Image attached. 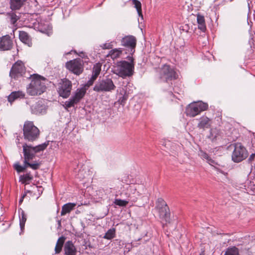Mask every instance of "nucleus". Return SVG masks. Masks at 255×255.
<instances>
[{"instance_id": "obj_44", "label": "nucleus", "mask_w": 255, "mask_h": 255, "mask_svg": "<svg viewBox=\"0 0 255 255\" xmlns=\"http://www.w3.org/2000/svg\"><path fill=\"white\" fill-rule=\"evenodd\" d=\"M23 197H21V198L19 200V204H21L23 201Z\"/></svg>"}, {"instance_id": "obj_19", "label": "nucleus", "mask_w": 255, "mask_h": 255, "mask_svg": "<svg viewBox=\"0 0 255 255\" xmlns=\"http://www.w3.org/2000/svg\"><path fill=\"white\" fill-rule=\"evenodd\" d=\"M211 120L207 117H202L199 119L197 127L200 129L210 128L211 127Z\"/></svg>"}, {"instance_id": "obj_20", "label": "nucleus", "mask_w": 255, "mask_h": 255, "mask_svg": "<svg viewBox=\"0 0 255 255\" xmlns=\"http://www.w3.org/2000/svg\"><path fill=\"white\" fill-rule=\"evenodd\" d=\"M19 38L22 42L27 45L28 46L30 47L32 45L31 39L27 32L23 31H19Z\"/></svg>"}, {"instance_id": "obj_36", "label": "nucleus", "mask_w": 255, "mask_h": 255, "mask_svg": "<svg viewBox=\"0 0 255 255\" xmlns=\"http://www.w3.org/2000/svg\"><path fill=\"white\" fill-rule=\"evenodd\" d=\"M218 134V130L216 129H211L210 130V134L209 137L212 140H214Z\"/></svg>"}, {"instance_id": "obj_33", "label": "nucleus", "mask_w": 255, "mask_h": 255, "mask_svg": "<svg viewBox=\"0 0 255 255\" xmlns=\"http://www.w3.org/2000/svg\"><path fill=\"white\" fill-rule=\"evenodd\" d=\"M102 65L100 63H96L94 65L92 74L95 76H99L101 71Z\"/></svg>"}, {"instance_id": "obj_23", "label": "nucleus", "mask_w": 255, "mask_h": 255, "mask_svg": "<svg viewBox=\"0 0 255 255\" xmlns=\"http://www.w3.org/2000/svg\"><path fill=\"white\" fill-rule=\"evenodd\" d=\"M197 20L198 24V28L203 32H204L206 29L204 17L203 15L198 14L197 15Z\"/></svg>"}, {"instance_id": "obj_8", "label": "nucleus", "mask_w": 255, "mask_h": 255, "mask_svg": "<svg viewBox=\"0 0 255 255\" xmlns=\"http://www.w3.org/2000/svg\"><path fill=\"white\" fill-rule=\"evenodd\" d=\"M208 108L207 103L202 102H195L189 105L186 109V114L190 117H194Z\"/></svg>"}, {"instance_id": "obj_26", "label": "nucleus", "mask_w": 255, "mask_h": 255, "mask_svg": "<svg viewBox=\"0 0 255 255\" xmlns=\"http://www.w3.org/2000/svg\"><path fill=\"white\" fill-rule=\"evenodd\" d=\"M122 53L121 48H115L111 50L107 56H110L113 59H116L120 56Z\"/></svg>"}, {"instance_id": "obj_3", "label": "nucleus", "mask_w": 255, "mask_h": 255, "mask_svg": "<svg viewBox=\"0 0 255 255\" xmlns=\"http://www.w3.org/2000/svg\"><path fill=\"white\" fill-rule=\"evenodd\" d=\"M44 80V78L42 80H41V76L37 75H34L27 87V93L30 96L41 95L46 89Z\"/></svg>"}, {"instance_id": "obj_45", "label": "nucleus", "mask_w": 255, "mask_h": 255, "mask_svg": "<svg viewBox=\"0 0 255 255\" xmlns=\"http://www.w3.org/2000/svg\"><path fill=\"white\" fill-rule=\"evenodd\" d=\"M58 226H59V227H61V221H60V220H58Z\"/></svg>"}, {"instance_id": "obj_47", "label": "nucleus", "mask_w": 255, "mask_h": 255, "mask_svg": "<svg viewBox=\"0 0 255 255\" xmlns=\"http://www.w3.org/2000/svg\"><path fill=\"white\" fill-rule=\"evenodd\" d=\"M41 32H43V33H45V32H46L44 30H41Z\"/></svg>"}, {"instance_id": "obj_30", "label": "nucleus", "mask_w": 255, "mask_h": 255, "mask_svg": "<svg viewBox=\"0 0 255 255\" xmlns=\"http://www.w3.org/2000/svg\"><path fill=\"white\" fill-rule=\"evenodd\" d=\"M132 3L134 5V7L137 10L138 15L143 18V15L142 14L141 4L140 2L137 0H132Z\"/></svg>"}, {"instance_id": "obj_1", "label": "nucleus", "mask_w": 255, "mask_h": 255, "mask_svg": "<svg viewBox=\"0 0 255 255\" xmlns=\"http://www.w3.org/2000/svg\"><path fill=\"white\" fill-rule=\"evenodd\" d=\"M48 145V142H44L35 146L26 143L23 144V159L24 162L29 166V168L33 170H37L39 168L41 165L40 162L34 161L33 162H30V161L35 157L36 153L43 151L46 148Z\"/></svg>"}, {"instance_id": "obj_41", "label": "nucleus", "mask_w": 255, "mask_h": 255, "mask_svg": "<svg viewBox=\"0 0 255 255\" xmlns=\"http://www.w3.org/2000/svg\"><path fill=\"white\" fill-rule=\"evenodd\" d=\"M93 83H94V82H93L92 80H91V79H90V80L87 82V84H86V85L87 87H90V86H91V85H93Z\"/></svg>"}, {"instance_id": "obj_22", "label": "nucleus", "mask_w": 255, "mask_h": 255, "mask_svg": "<svg viewBox=\"0 0 255 255\" xmlns=\"http://www.w3.org/2000/svg\"><path fill=\"white\" fill-rule=\"evenodd\" d=\"M24 96V93L22 91L13 92L8 96V101L11 103L18 98H23Z\"/></svg>"}, {"instance_id": "obj_14", "label": "nucleus", "mask_w": 255, "mask_h": 255, "mask_svg": "<svg viewBox=\"0 0 255 255\" xmlns=\"http://www.w3.org/2000/svg\"><path fill=\"white\" fill-rule=\"evenodd\" d=\"M85 94L86 90L85 89H78L76 91L74 95L71 97L68 101L65 102V107L67 108L74 107L75 105L78 104L84 97Z\"/></svg>"}, {"instance_id": "obj_18", "label": "nucleus", "mask_w": 255, "mask_h": 255, "mask_svg": "<svg viewBox=\"0 0 255 255\" xmlns=\"http://www.w3.org/2000/svg\"><path fill=\"white\" fill-rule=\"evenodd\" d=\"M31 110L32 113L36 115L43 114L46 112L45 106L39 102L32 105L31 106Z\"/></svg>"}, {"instance_id": "obj_39", "label": "nucleus", "mask_w": 255, "mask_h": 255, "mask_svg": "<svg viewBox=\"0 0 255 255\" xmlns=\"http://www.w3.org/2000/svg\"><path fill=\"white\" fill-rule=\"evenodd\" d=\"M127 100L126 96H124L122 98L119 99V102L121 105H124L125 103V101Z\"/></svg>"}, {"instance_id": "obj_5", "label": "nucleus", "mask_w": 255, "mask_h": 255, "mask_svg": "<svg viewBox=\"0 0 255 255\" xmlns=\"http://www.w3.org/2000/svg\"><path fill=\"white\" fill-rule=\"evenodd\" d=\"M155 209L157 211L159 217L162 222L165 223L170 221V213L169 207L165 201L162 198H158L156 202Z\"/></svg>"}, {"instance_id": "obj_9", "label": "nucleus", "mask_w": 255, "mask_h": 255, "mask_svg": "<svg viewBox=\"0 0 255 255\" xmlns=\"http://www.w3.org/2000/svg\"><path fill=\"white\" fill-rule=\"evenodd\" d=\"M72 87V83L69 80L66 78L61 79L57 85L58 94L63 98H68L70 95Z\"/></svg>"}, {"instance_id": "obj_25", "label": "nucleus", "mask_w": 255, "mask_h": 255, "mask_svg": "<svg viewBox=\"0 0 255 255\" xmlns=\"http://www.w3.org/2000/svg\"><path fill=\"white\" fill-rule=\"evenodd\" d=\"M65 238L64 237H61L58 239L57 241L56 246L55 247V254H59L61 252L62 248L65 241Z\"/></svg>"}, {"instance_id": "obj_7", "label": "nucleus", "mask_w": 255, "mask_h": 255, "mask_svg": "<svg viewBox=\"0 0 255 255\" xmlns=\"http://www.w3.org/2000/svg\"><path fill=\"white\" fill-rule=\"evenodd\" d=\"M248 155L246 148L239 142L234 144V150L232 155V159L235 162H240L246 159Z\"/></svg>"}, {"instance_id": "obj_4", "label": "nucleus", "mask_w": 255, "mask_h": 255, "mask_svg": "<svg viewBox=\"0 0 255 255\" xmlns=\"http://www.w3.org/2000/svg\"><path fill=\"white\" fill-rule=\"evenodd\" d=\"M24 138L28 141L37 140L40 135L39 129L31 121H26L23 128Z\"/></svg>"}, {"instance_id": "obj_6", "label": "nucleus", "mask_w": 255, "mask_h": 255, "mask_svg": "<svg viewBox=\"0 0 255 255\" xmlns=\"http://www.w3.org/2000/svg\"><path fill=\"white\" fill-rule=\"evenodd\" d=\"M116 87L111 78L99 80L95 84L93 90L97 92H108L115 90Z\"/></svg>"}, {"instance_id": "obj_40", "label": "nucleus", "mask_w": 255, "mask_h": 255, "mask_svg": "<svg viewBox=\"0 0 255 255\" xmlns=\"http://www.w3.org/2000/svg\"><path fill=\"white\" fill-rule=\"evenodd\" d=\"M255 157V154L252 153L250 155V157H249V158L248 159L249 161V162H252V161H253L254 160Z\"/></svg>"}, {"instance_id": "obj_13", "label": "nucleus", "mask_w": 255, "mask_h": 255, "mask_svg": "<svg viewBox=\"0 0 255 255\" xmlns=\"http://www.w3.org/2000/svg\"><path fill=\"white\" fill-rule=\"evenodd\" d=\"M25 68L24 63L20 60L16 61L12 66L9 72L11 78L16 79L21 77L25 73Z\"/></svg>"}, {"instance_id": "obj_21", "label": "nucleus", "mask_w": 255, "mask_h": 255, "mask_svg": "<svg viewBox=\"0 0 255 255\" xmlns=\"http://www.w3.org/2000/svg\"><path fill=\"white\" fill-rule=\"evenodd\" d=\"M76 204L74 203H68L64 204L62 207V210L61 212V215L64 216L67 213H70L72 210H73Z\"/></svg>"}, {"instance_id": "obj_42", "label": "nucleus", "mask_w": 255, "mask_h": 255, "mask_svg": "<svg viewBox=\"0 0 255 255\" xmlns=\"http://www.w3.org/2000/svg\"><path fill=\"white\" fill-rule=\"evenodd\" d=\"M79 56H80L81 57L83 58H86L88 59L87 58V56L85 55V53H83V52H81L79 54Z\"/></svg>"}, {"instance_id": "obj_24", "label": "nucleus", "mask_w": 255, "mask_h": 255, "mask_svg": "<svg viewBox=\"0 0 255 255\" xmlns=\"http://www.w3.org/2000/svg\"><path fill=\"white\" fill-rule=\"evenodd\" d=\"M25 1V0H10V8L12 10L19 9Z\"/></svg>"}, {"instance_id": "obj_15", "label": "nucleus", "mask_w": 255, "mask_h": 255, "mask_svg": "<svg viewBox=\"0 0 255 255\" xmlns=\"http://www.w3.org/2000/svg\"><path fill=\"white\" fill-rule=\"evenodd\" d=\"M122 46L129 49L130 54H133L135 52L136 39L132 35H128L123 37L121 40Z\"/></svg>"}, {"instance_id": "obj_17", "label": "nucleus", "mask_w": 255, "mask_h": 255, "mask_svg": "<svg viewBox=\"0 0 255 255\" xmlns=\"http://www.w3.org/2000/svg\"><path fill=\"white\" fill-rule=\"evenodd\" d=\"M64 251L65 255H76L77 250L72 241L66 242L64 246Z\"/></svg>"}, {"instance_id": "obj_27", "label": "nucleus", "mask_w": 255, "mask_h": 255, "mask_svg": "<svg viewBox=\"0 0 255 255\" xmlns=\"http://www.w3.org/2000/svg\"><path fill=\"white\" fill-rule=\"evenodd\" d=\"M116 236V229L114 228L108 230L103 237L104 239L109 240L114 239Z\"/></svg>"}, {"instance_id": "obj_10", "label": "nucleus", "mask_w": 255, "mask_h": 255, "mask_svg": "<svg viewBox=\"0 0 255 255\" xmlns=\"http://www.w3.org/2000/svg\"><path fill=\"white\" fill-rule=\"evenodd\" d=\"M83 61L80 58H77L67 62L65 66L67 69L74 74L79 75L83 71Z\"/></svg>"}, {"instance_id": "obj_46", "label": "nucleus", "mask_w": 255, "mask_h": 255, "mask_svg": "<svg viewBox=\"0 0 255 255\" xmlns=\"http://www.w3.org/2000/svg\"><path fill=\"white\" fill-rule=\"evenodd\" d=\"M26 196V194H23L21 197H23V198H24V197Z\"/></svg>"}, {"instance_id": "obj_35", "label": "nucleus", "mask_w": 255, "mask_h": 255, "mask_svg": "<svg viewBox=\"0 0 255 255\" xmlns=\"http://www.w3.org/2000/svg\"><path fill=\"white\" fill-rule=\"evenodd\" d=\"M26 221V216L24 214L23 211H22L21 216H19V221H20V227L21 229L22 230L24 228L25 223Z\"/></svg>"}, {"instance_id": "obj_29", "label": "nucleus", "mask_w": 255, "mask_h": 255, "mask_svg": "<svg viewBox=\"0 0 255 255\" xmlns=\"http://www.w3.org/2000/svg\"><path fill=\"white\" fill-rule=\"evenodd\" d=\"M33 179L32 175L30 173H27L23 175H21L19 177L20 181L22 183H27L28 182L31 181Z\"/></svg>"}, {"instance_id": "obj_38", "label": "nucleus", "mask_w": 255, "mask_h": 255, "mask_svg": "<svg viewBox=\"0 0 255 255\" xmlns=\"http://www.w3.org/2000/svg\"><path fill=\"white\" fill-rule=\"evenodd\" d=\"M112 42L106 43L101 45V47L104 49H109L113 47Z\"/></svg>"}, {"instance_id": "obj_37", "label": "nucleus", "mask_w": 255, "mask_h": 255, "mask_svg": "<svg viewBox=\"0 0 255 255\" xmlns=\"http://www.w3.org/2000/svg\"><path fill=\"white\" fill-rule=\"evenodd\" d=\"M10 22L12 24H15L17 20L18 19L17 16L14 13H10L9 14Z\"/></svg>"}, {"instance_id": "obj_32", "label": "nucleus", "mask_w": 255, "mask_h": 255, "mask_svg": "<svg viewBox=\"0 0 255 255\" xmlns=\"http://www.w3.org/2000/svg\"><path fill=\"white\" fill-rule=\"evenodd\" d=\"M15 170L18 172H24L26 169L28 167H29V165H27L26 163L24 162V160H23V165H20L19 163H16L14 165Z\"/></svg>"}, {"instance_id": "obj_12", "label": "nucleus", "mask_w": 255, "mask_h": 255, "mask_svg": "<svg viewBox=\"0 0 255 255\" xmlns=\"http://www.w3.org/2000/svg\"><path fill=\"white\" fill-rule=\"evenodd\" d=\"M160 78L167 82L177 78V74L175 71L169 65H164L159 71Z\"/></svg>"}, {"instance_id": "obj_43", "label": "nucleus", "mask_w": 255, "mask_h": 255, "mask_svg": "<svg viewBox=\"0 0 255 255\" xmlns=\"http://www.w3.org/2000/svg\"><path fill=\"white\" fill-rule=\"evenodd\" d=\"M97 77H98V76H95V75L92 74V77L90 78V79H91V80H92L93 82H94V81L97 79Z\"/></svg>"}, {"instance_id": "obj_2", "label": "nucleus", "mask_w": 255, "mask_h": 255, "mask_svg": "<svg viewBox=\"0 0 255 255\" xmlns=\"http://www.w3.org/2000/svg\"><path fill=\"white\" fill-rule=\"evenodd\" d=\"M128 58L130 62L126 61H120L117 63L115 69V73L123 78L131 76L133 73V58L131 56H128Z\"/></svg>"}, {"instance_id": "obj_34", "label": "nucleus", "mask_w": 255, "mask_h": 255, "mask_svg": "<svg viewBox=\"0 0 255 255\" xmlns=\"http://www.w3.org/2000/svg\"><path fill=\"white\" fill-rule=\"evenodd\" d=\"M129 201H126L122 199H116L115 200L114 204L116 205L119 206L120 207H125L128 204Z\"/></svg>"}, {"instance_id": "obj_28", "label": "nucleus", "mask_w": 255, "mask_h": 255, "mask_svg": "<svg viewBox=\"0 0 255 255\" xmlns=\"http://www.w3.org/2000/svg\"><path fill=\"white\" fill-rule=\"evenodd\" d=\"M224 255H240L239 249L236 247L229 248L226 251Z\"/></svg>"}, {"instance_id": "obj_31", "label": "nucleus", "mask_w": 255, "mask_h": 255, "mask_svg": "<svg viewBox=\"0 0 255 255\" xmlns=\"http://www.w3.org/2000/svg\"><path fill=\"white\" fill-rule=\"evenodd\" d=\"M199 155L202 158L206 159L207 161L210 164L213 165L215 163L214 160L212 159L207 153L201 150L199 153Z\"/></svg>"}, {"instance_id": "obj_16", "label": "nucleus", "mask_w": 255, "mask_h": 255, "mask_svg": "<svg viewBox=\"0 0 255 255\" xmlns=\"http://www.w3.org/2000/svg\"><path fill=\"white\" fill-rule=\"evenodd\" d=\"M12 46L13 42L8 35L0 38V50H9L12 48Z\"/></svg>"}, {"instance_id": "obj_11", "label": "nucleus", "mask_w": 255, "mask_h": 255, "mask_svg": "<svg viewBox=\"0 0 255 255\" xmlns=\"http://www.w3.org/2000/svg\"><path fill=\"white\" fill-rule=\"evenodd\" d=\"M137 185L134 184H127L124 188L125 189L122 194H124L128 198V201L131 202L136 201L139 193L137 191Z\"/></svg>"}]
</instances>
